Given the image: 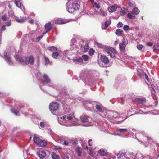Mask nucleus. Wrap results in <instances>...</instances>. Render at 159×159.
I'll return each mask as SVG.
<instances>
[{
	"instance_id": "30",
	"label": "nucleus",
	"mask_w": 159,
	"mask_h": 159,
	"mask_svg": "<svg viewBox=\"0 0 159 159\" xmlns=\"http://www.w3.org/2000/svg\"><path fill=\"white\" fill-rule=\"evenodd\" d=\"M33 140L34 142L37 145L40 142V141L41 139L38 136L34 135V136Z\"/></svg>"
},
{
	"instance_id": "33",
	"label": "nucleus",
	"mask_w": 159,
	"mask_h": 159,
	"mask_svg": "<svg viewBox=\"0 0 159 159\" xmlns=\"http://www.w3.org/2000/svg\"><path fill=\"white\" fill-rule=\"evenodd\" d=\"M123 32V30L120 29H117L116 30L115 34L116 35L118 36H120Z\"/></svg>"
},
{
	"instance_id": "58",
	"label": "nucleus",
	"mask_w": 159,
	"mask_h": 159,
	"mask_svg": "<svg viewBox=\"0 0 159 159\" xmlns=\"http://www.w3.org/2000/svg\"><path fill=\"white\" fill-rule=\"evenodd\" d=\"M123 28L125 31H127L129 30V27L128 25H124Z\"/></svg>"
},
{
	"instance_id": "54",
	"label": "nucleus",
	"mask_w": 159,
	"mask_h": 159,
	"mask_svg": "<svg viewBox=\"0 0 159 159\" xmlns=\"http://www.w3.org/2000/svg\"><path fill=\"white\" fill-rule=\"evenodd\" d=\"M128 5L129 7H132L134 5V2H131L129 1L128 3Z\"/></svg>"
},
{
	"instance_id": "20",
	"label": "nucleus",
	"mask_w": 159,
	"mask_h": 159,
	"mask_svg": "<svg viewBox=\"0 0 159 159\" xmlns=\"http://www.w3.org/2000/svg\"><path fill=\"white\" fill-rule=\"evenodd\" d=\"M11 111L12 113H14L15 115L20 116V110L18 108H16L14 109H12Z\"/></svg>"
},
{
	"instance_id": "2",
	"label": "nucleus",
	"mask_w": 159,
	"mask_h": 159,
	"mask_svg": "<svg viewBox=\"0 0 159 159\" xmlns=\"http://www.w3.org/2000/svg\"><path fill=\"white\" fill-rule=\"evenodd\" d=\"M36 71L35 74V75L37 79L39 80L40 83H41L42 85H44L47 83H49L48 86L50 87H53V84L51 83L50 79L48 77V76L45 74H44L42 76V75L38 70H35ZM42 85L41 84H39V86L41 89L43 91H45L42 87Z\"/></svg>"
},
{
	"instance_id": "48",
	"label": "nucleus",
	"mask_w": 159,
	"mask_h": 159,
	"mask_svg": "<svg viewBox=\"0 0 159 159\" xmlns=\"http://www.w3.org/2000/svg\"><path fill=\"white\" fill-rule=\"evenodd\" d=\"M65 23V22L61 19L57 20L55 21V23L56 24H63Z\"/></svg>"
},
{
	"instance_id": "60",
	"label": "nucleus",
	"mask_w": 159,
	"mask_h": 159,
	"mask_svg": "<svg viewBox=\"0 0 159 159\" xmlns=\"http://www.w3.org/2000/svg\"><path fill=\"white\" fill-rule=\"evenodd\" d=\"M123 26V24L121 22H119L117 24V26L118 28H120Z\"/></svg>"
},
{
	"instance_id": "44",
	"label": "nucleus",
	"mask_w": 159,
	"mask_h": 159,
	"mask_svg": "<svg viewBox=\"0 0 159 159\" xmlns=\"http://www.w3.org/2000/svg\"><path fill=\"white\" fill-rule=\"evenodd\" d=\"M59 54V53L55 51L52 53V56L54 58L56 59L57 58Z\"/></svg>"
},
{
	"instance_id": "29",
	"label": "nucleus",
	"mask_w": 159,
	"mask_h": 159,
	"mask_svg": "<svg viewBox=\"0 0 159 159\" xmlns=\"http://www.w3.org/2000/svg\"><path fill=\"white\" fill-rule=\"evenodd\" d=\"M98 153L100 155L105 156L107 153V151L103 149H100L98 152Z\"/></svg>"
},
{
	"instance_id": "18",
	"label": "nucleus",
	"mask_w": 159,
	"mask_h": 159,
	"mask_svg": "<svg viewBox=\"0 0 159 159\" xmlns=\"http://www.w3.org/2000/svg\"><path fill=\"white\" fill-rule=\"evenodd\" d=\"M104 50L108 54H110L111 53L113 52L114 49L110 47L106 46L104 48Z\"/></svg>"
},
{
	"instance_id": "14",
	"label": "nucleus",
	"mask_w": 159,
	"mask_h": 159,
	"mask_svg": "<svg viewBox=\"0 0 159 159\" xmlns=\"http://www.w3.org/2000/svg\"><path fill=\"white\" fill-rule=\"evenodd\" d=\"M37 154L41 159L44 158L46 156V153L41 149H39L37 152Z\"/></svg>"
},
{
	"instance_id": "47",
	"label": "nucleus",
	"mask_w": 159,
	"mask_h": 159,
	"mask_svg": "<svg viewBox=\"0 0 159 159\" xmlns=\"http://www.w3.org/2000/svg\"><path fill=\"white\" fill-rule=\"evenodd\" d=\"M100 14L102 15L103 16H105L107 15L106 10L102 8L100 9Z\"/></svg>"
},
{
	"instance_id": "4",
	"label": "nucleus",
	"mask_w": 159,
	"mask_h": 159,
	"mask_svg": "<svg viewBox=\"0 0 159 159\" xmlns=\"http://www.w3.org/2000/svg\"><path fill=\"white\" fill-rule=\"evenodd\" d=\"M73 118V116H72L69 114H67L63 116L62 117L60 118L58 120L59 123L61 125V123L66 124L69 123V121L72 120Z\"/></svg>"
},
{
	"instance_id": "50",
	"label": "nucleus",
	"mask_w": 159,
	"mask_h": 159,
	"mask_svg": "<svg viewBox=\"0 0 159 159\" xmlns=\"http://www.w3.org/2000/svg\"><path fill=\"white\" fill-rule=\"evenodd\" d=\"M81 58L83 59V61H87L89 59V57L87 55H82Z\"/></svg>"
},
{
	"instance_id": "46",
	"label": "nucleus",
	"mask_w": 159,
	"mask_h": 159,
	"mask_svg": "<svg viewBox=\"0 0 159 159\" xmlns=\"http://www.w3.org/2000/svg\"><path fill=\"white\" fill-rule=\"evenodd\" d=\"M51 155L52 159H59V156L55 153H52Z\"/></svg>"
},
{
	"instance_id": "51",
	"label": "nucleus",
	"mask_w": 159,
	"mask_h": 159,
	"mask_svg": "<svg viewBox=\"0 0 159 159\" xmlns=\"http://www.w3.org/2000/svg\"><path fill=\"white\" fill-rule=\"evenodd\" d=\"M94 7L99 9L100 8V6L99 5V3L98 2H95L93 4Z\"/></svg>"
},
{
	"instance_id": "6",
	"label": "nucleus",
	"mask_w": 159,
	"mask_h": 159,
	"mask_svg": "<svg viewBox=\"0 0 159 159\" xmlns=\"http://www.w3.org/2000/svg\"><path fill=\"white\" fill-rule=\"evenodd\" d=\"M58 108L59 105L56 102H51L49 106V109L53 114H56V111L58 109Z\"/></svg>"
},
{
	"instance_id": "16",
	"label": "nucleus",
	"mask_w": 159,
	"mask_h": 159,
	"mask_svg": "<svg viewBox=\"0 0 159 159\" xmlns=\"http://www.w3.org/2000/svg\"><path fill=\"white\" fill-rule=\"evenodd\" d=\"M145 82L148 85V87H150V85L151 84V79L149 78L146 74H145L144 76Z\"/></svg>"
},
{
	"instance_id": "32",
	"label": "nucleus",
	"mask_w": 159,
	"mask_h": 159,
	"mask_svg": "<svg viewBox=\"0 0 159 159\" xmlns=\"http://www.w3.org/2000/svg\"><path fill=\"white\" fill-rule=\"evenodd\" d=\"M128 129L126 128H118L117 129V131L118 132L122 133H126L128 132Z\"/></svg>"
},
{
	"instance_id": "35",
	"label": "nucleus",
	"mask_w": 159,
	"mask_h": 159,
	"mask_svg": "<svg viewBox=\"0 0 159 159\" xmlns=\"http://www.w3.org/2000/svg\"><path fill=\"white\" fill-rule=\"evenodd\" d=\"M44 61L45 63V65H48L50 63L49 59L46 57L45 56L43 57Z\"/></svg>"
},
{
	"instance_id": "28",
	"label": "nucleus",
	"mask_w": 159,
	"mask_h": 159,
	"mask_svg": "<svg viewBox=\"0 0 159 159\" xmlns=\"http://www.w3.org/2000/svg\"><path fill=\"white\" fill-rule=\"evenodd\" d=\"M72 50H70H70H64L63 52H61L62 54L64 56H67L68 55H70V51H72Z\"/></svg>"
},
{
	"instance_id": "57",
	"label": "nucleus",
	"mask_w": 159,
	"mask_h": 159,
	"mask_svg": "<svg viewBox=\"0 0 159 159\" xmlns=\"http://www.w3.org/2000/svg\"><path fill=\"white\" fill-rule=\"evenodd\" d=\"M7 17V15L6 14H5L2 16V19L3 21H6Z\"/></svg>"
},
{
	"instance_id": "56",
	"label": "nucleus",
	"mask_w": 159,
	"mask_h": 159,
	"mask_svg": "<svg viewBox=\"0 0 159 159\" xmlns=\"http://www.w3.org/2000/svg\"><path fill=\"white\" fill-rule=\"evenodd\" d=\"M6 26L4 25L2 26L1 28L0 29V32L1 33L2 32L4 31L6 29Z\"/></svg>"
},
{
	"instance_id": "26",
	"label": "nucleus",
	"mask_w": 159,
	"mask_h": 159,
	"mask_svg": "<svg viewBox=\"0 0 159 159\" xmlns=\"http://www.w3.org/2000/svg\"><path fill=\"white\" fill-rule=\"evenodd\" d=\"M109 55L111 57L115 59L117 57V53L116 50L114 49V51H113V52L111 53Z\"/></svg>"
},
{
	"instance_id": "17",
	"label": "nucleus",
	"mask_w": 159,
	"mask_h": 159,
	"mask_svg": "<svg viewBox=\"0 0 159 159\" xmlns=\"http://www.w3.org/2000/svg\"><path fill=\"white\" fill-rule=\"evenodd\" d=\"M77 41L75 38H72L71 41L70 43V50H72L75 47V44L76 43Z\"/></svg>"
},
{
	"instance_id": "7",
	"label": "nucleus",
	"mask_w": 159,
	"mask_h": 159,
	"mask_svg": "<svg viewBox=\"0 0 159 159\" xmlns=\"http://www.w3.org/2000/svg\"><path fill=\"white\" fill-rule=\"evenodd\" d=\"M151 91V95L153 98L155 96L156 92L155 90H158V87L156 84H151L150 87L148 88Z\"/></svg>"
},
{
	"instance_id": "15",
	"label": "nucleus",
	"mask_w": 159,
	"mask_h": 159,
	"mask_svg": "<svg viewBox=\"0 0 159 159\" xmlns=\"http://www.w3.org/2000/svg\"><path fill=\"white\" fill-rule=\"evenodd\" d=\"M52 26L50 22H49L46 23L45 25V29L46 31L44 33V34H45L50 31L52 29Z\"/></svg>"
},
{
	"instance_id": "41",
	"label": "nucleus",
	"mask_w": 159,
	"mask_h": 159,
	"mask_svg": "<svg viewBox=\"0 0 159 159\" xmlns=\"http://www.w3.org/2000/svg\"><path fill=\"white\" fill-rule=\"evenodd\" d=\"M66 138V137L65 136L60 137L59 138V139L58 140V142L59 143H62L65 140V139Z\"/></svg>"
},
{
	"instance_id": "1",
	"label": "nucleus",
	"mask_w": 159,
	"mask_h": 159,
	"mask_svg": "<svg viewBox=\"0 0 159 159\" xmlns=\"http://www.w3.org/2000/svg\"><path fill=\"white\" fill-rule=\"evenodd\" d=\"M98 112H100V115L102 117L108 119L113 123L114 121L122 122L126 118L124 114H118L117 112L112 111H104L102 105L99 102H96L94 104Z\"/></svg>"
},
{
	"instance_id": "63",
	"label": "nucleus",
	"mask_w": 159,
	"mask_h": 159,
	"mask_svg": "<svg viewBox=\"0 0 159 159\" xmlns=\"http://www.w3.org/2000/svg\"><path fill=\"white\" fill-rule=\"evenodd\" d=\"M123 154L121 152H120L117 155V157L118 158H120L121 157L123 156Z\"/></svg>"
},
{
	"instance_id": "19",
	"label": "nucleus",
	"mask_w": 159,
	"mask_h": 159,
	"mask_svg": "<svg viewBox=\"0 0 159 159\" xmlns=\"http://www.w3.org/2000/svg\"><path fill=\"white\" fill-rule=\"evenodd\" d=\"M117 8V5L115 4L114 5H112L110 7H109L108 9V11L110 12H113L115 11Z\"/></svg>"
},
{
	"instance_id": "42",
	"label": "nucleus",
	"mask_w": 159,
	"mask_h": 159,
	"mask_svg": "<svg viewBox=\"0 0 159 159\" xmlns=\"http://www.w3.org/2000/svg\"><path fill=\"white\" fill-rule=\"evenodd\" d=\"M131 101L135 103L138 104L139 103V98H136L133 99H129L128 100H127V102H131Z\"/></svg>"
},
{
	"instance_id": "62",
	"label": "nucleus",
	"mask_w": 159,
	"mask_h": 159,
	"mask_svg": "<svg viewBox=\"0 0 159 159\" xmlns=\"http://www.w3.org/2000/svg\"><path fill=\"white\" fill-rule=\"evenodd\" d=\"M140 142H141V144L144 145L145 147L148 146V144L147 142L144 143L142 141H140Z\"/></svg>"
},
{
	"instance_id": "5",
	"label": "nucleus",
	"mask_w": 159,
	"mask_h": 159,
	"mask_svg": "<svg viewBox=\"0 0 159 159\" xmlns=\"http://www.w3.org/2000/svg\"><path fill=\"white\" fill-rule=\"evenodd\" d=\"M34 61V58L32 56H30V57H24V61L22 63L23 65H26L29 64L30 65H33Z\"/></svg>"
},
{
	"instance_id": "27",
	"label": "nucleus",
	"mask_w": 159,
	"mask_h": 159,
	"mask_svg": "<svg viewBox=\"0 0 159 159\" xmlns=\"http://www.w3.org/2000/svg\"><path fill=\"white\" fill-rule=\"evenodd\" d=\"M47 144L45 140H42L41 139L40 142L37 145L39 147H44L46 146Z\"/></svg>"
},
{
	"instance_id": "39",
	"label": "nucleus",
	"mask_w": 159,
	"mask_h": 159,
	"mask_svg": "<svg viewBox=\"0 0 159 159\" xmlns=\"http://www.w3.org/2000/svg\"><path fill=\"white\" fill-rule=\"evenodd\" d=\"M74 62L75 63H79L83 62V59L81 57H79L78 58L74 60Z\"/></svg>"
},
{
	"instance_id": "43",
	"label": "nucleus",
	"mask_w": 159,
	"mask_h": 159,
	"mask_svg": "<svg viewBox=\"0 0 159 159\" xmlns=\"http://www.w3.org/2000/svg\"><path fill=\"white\" fill-rule=\"evenodd\" d=\"M86 76V74L84 73V74H83V73H81L80 76V79H81L83 80V81L85 83H86V80L85 79H84V78H85V76Z\"/></svg>"
},
{
	"instance_id": "59",
	"label": "nucleus",
	"mask_w": 159,
	"mask_h": 159,
	"mask_svg": "<svg viewBox=\"0 0 159 159\" xmlns=\"http://www.w3.org/2000/svg\"><path fill=\"white\" fill-rule=\"evenodd\" d=\"M125 8L124 7H122L121 9L120 12L121 14L123 15L125 14Z\"/></svg>"
},
{
	"instance_id": "23",
	"label": "nucleus",
	"mask_w": 159,
	"mask_h": 159,
	"mask_svg": "<svg viewBox=\"0 0 159 159\" xmlns=\"http://www.w3.org/2000/svg\"><path fill=\"white\" fill-rule=\"evenodd\" d=\"M121 81V79L119 80L118 78H116L114 85V88L116 89H117L119 86V84Z\"/></svg>"
},
{
	"instance_id": "12",
	"label": "nucleus",
	"mask_w": 159,
	"mask_h": 159,
	"mask_svg": "<svg viewBox=\"0 0 159 159\" xmlns=\"http://www.w3.org/2000/svg\"><path fill=\"white\" fill-rule=\"evenodd\" d=\"M61 123V125L66 127H72V126H77L80 125V124L78 123L73 121L71 123H66V124Z\"/></svg>"
},
{
	"instance_id": "49",
	"label": "nucleus",
	"mask_w": 159,
	"mask_h": 159,
	"mask_svg": "<svg viewBox=\"0 0 159 159\" xmlns=\"http://www.w3.org/2000/svg\"><path fill=\"white\" fill-rule=\"evenodd\" d=\"M15 5L18 8H20L21 7V5L20 3V2L19 1H17L16 0H15Z\"/></svg>"
},
{
	"instance_id": "34",
	"label": "nucleus",
	"mask_w": 159,
	"mask_h": 159,
	"mask_svg": "<svg viewBox=\"0 0 159 159\" xmlns=\"http://www.w3.org/2000/svg\"><path fill=\"white\" fill-rule=\"evenodd\" d=\"M57 48L56 47L52 46L48 48V49L51 52H55L57 50Z\"/></svg>"
},
{
	"instance_id": "64",
	"label": "nucleus",
	"mask_w": 159,
	"mask_h": 159,
	"mask_svg": "<svg viewBox=\"0 0 159 159\" xmlns=\"http://www.w3.org/2000/svg\"><path fill=\"white\" fill-rule=\"evenodd\" d=\"M40 126L43 128L45 127V124L43 122H41L40 123Z\"/></svg>"
},
{
	"instance_id": "25",
	"label": "nucleus",
	"mask_w": 159,
	"mask_h": 159,
	"mask_svg": "<svg viewBox=\"0 0 159 159\" xmlns=\"http://www.w3.org/2000/svg\"><path fill=\"white\" fill-rule=\"evenodd\" d=\"M159 47V43H157L156 45L153 46V51L157 54H158L159 53V51L158 49V48Z\"/></svg>"
},
{
	"instance_id": "31",
	"label": "nucleus",
	"mask_w": 159,
	"mask_h": 159,
	"mask_svg": "<svg viewBox=\"0 0 159 159\" xmlns=\"http://www.w3.org/2000/svg\"><path fill=\"white\" fill-rule=\"evenodd\" d=\"M140 134H141L143 136H145L146 137L147 139L148 140H152V137L148 136L147 134L144 131H141L140 133Z\"/></svg>"
},
{
	"instance_id": "9",
	"label": "nucleus",
	"mask_w": 159,
	"mask_h": 159,
	"mask_svg": "<svg viewBox=\"0 0 159 159\" xmlns=\"http://www.w3.org/2000/svg\"><path fill=\"white\" fill-rule=\"evenodd\" d=\"M128 44V40L126 39L123 38L122 42L120 44L119 48L120 51H124L125 49L126 45Z\"/></svg>"
},
{
	"instance_id": "11",
	"label": "nucleus",
	"mask_w": 159,
	"mask_h": 159,
	"mask_svg": "<svg viewBox=\"0 0 159 159\" xmlns=\"http://www.w3.org/2000/svg\"><path fill=\"white\" fill-rule=\"evenodd\" d=\"M4 59L6 61L9 65H12L13 63L11 60V58L9 55H7L6 52L4 53Z\"/></svg>"
},
{
	"instance_id": "8",
	"label": "nucleus",
	"mask_w": 159,
	"mask_h": 159,
	"mask_svg": "<svg viewBox=\"0 0 159 159\" xmlns=\"http://www.w3.org/2000/svg\"><path fill=\"white\" fill-rule=\"evenodd\" d=\"M96 102H87L84 105V107L86 110L92 111L93 107H95L94 104Z\"/></svg>"
},
{
	"instance_id": "22",
	"label": "nucleus",
	"mask_w": 159,
	"mask_h": 159,
	"mask_svg": "<svg viewBox=\"0 0 159 159\" xmlns=\"http://www.w3.org/2000/svg\"><path fill=\"white\" fill-rule=\"evenodd\" d=\"M16 21L20 23H25L26 20V19L25 18H23L22 19H19L18 17H16L15 18Z\"/></svg>"
},
{
	"instance_id": "55",
	"label": "nucleus",
	"mask_w": 159,
	"mask_h": 159,
	"mask_svg": "<svg viewBox=\"0 0 159 159\" xmlns=\"http://www.w3.org/2000/svg\"><path fill=\"white\" fill-rule=\"evenodd\" d=\"M44 34H44L43 33V35L39 36V37L36 39L35 41H39L44 36Z\"/></svg>"
},
{
	"instance_id": "38",
	"label": "nucleus",
	"mask_w": 159,
	"mask_h": 159,
	"mask_svg": "<svg viewBox=\"0 0 159 159\" xmlns=\"http://www.w3.org/2000/svg\"><path fill=\"white\" fill-rule=\"evenodd\" d=\"M132 13L134 15H137L139 14V11L138 9L136 8L135 7L132 10Z\"/></svg>"
},
{
	"instance_id": "10",
	"label": "nucleus",
	"mask_w": 159,
	"mask_h": 159,
	"mask_svg": "<svg viewBox=\"0 0 159 159\" xmlns=\"http://www.w3.org/2000/svg\"><path fill=\"white\" fill-rule=\"evenodd\" d=\"M80 119L82 122L86 123L83 125L84 126H89L91 125V124L89 123L88 119L87 116H82L80 117Z\"/></svg>"
},
{
	"instance_id": "45",
	"label": "nucleus",
	"mask_w": 159,
	"mask_h": 159,
	"mask_svg": "<svg viewBox=\"0 0 159 159\" xmlns=\"http://www.w3.org/2000/svg\"><path fill=\"white\" fill-rule=\"evenodd\" d=\"M146 102V98L143 97H140V104H143Z\"/></svg>"
},
{
	"instance_id": "37",
	"label": "nucleus",
	"mask_w": 159,
	"mask_h": 159,
	"mask_svg": "<svg viewBox=\"0 0 159 159\" xmlns=\"http://www.w3.org/2000/svg\"><path fill=\"white\" fill-rule=\"evenodd\" d=\"M76 150L77 152L78 155L79 156L81 155L82 153V149L80 147H78L76 148Z\"/></svg>"
},
{
	"instance_id": "24",
	"label": "nucleus",
	"mask_w": 159,
	"mask_h": 159,
	"mask_svg": "<svg viewBox=\"0 0 159 159\" xmlns=\"http://www.w3.org/2000/svg\"><path fill=\"white\" fill-rule=\"evenodd\" d=\"M82 49H84L83 52H86L89 49V46L88 43H86L85 45H82L81 46Z\"/></svg>"
},
{
	"instance_id": "13",
	"label": "nucleus",
	"mask_w": 159,
	"mask_h": 159,
	"mask_svg": "<svg viewBox=\"0 0 159 159\" xmlns=\"http://www.w3.org/2000/svg\"><path fill=\"white\" fill-rule=\"evenodd\" d=\"M101 61L105 64V66L102 67H107L106 64H107L109 62V60L108 57L104 55H102L100 57Z\"/></svg>"
},
{
	"instance_id": "40",
	"label": "nucleus",
	"mask_w": 159,
	"mask_h": 159,
	"mask_svg": "<svg viewBox=\"0 0 159 159\" xmlns=\"http://www.w3.org/2000/svg\"><path fill=\"white\" fill-rule=\"evenodd\" d=\"M127 16L128 18L129 19H134L135 17V16L134 15H133L132 12L131 13H128L127 15Z\"/></svg>"
},
{
	"instance_id": "61",
	"label": "nucleus",
	"mask_w": 159,
	"mask_h": 159,
	"mask_svg": "<svg viewBox=\"0 0 159 159\" xmlns=\"http://www.w3.org/2000/svg\"><path fill=\"white\" fill-rule=\"evenodd\" d=\"M68 138L66 137V138L65 139V140L63 142L64 145H68V143L67 141L68 140Z\"/></svg>"
},
{
	"instance_id": "3",
	"label": "nucleus",
	"mask_w": 159,
	"mask_h": 159,
	"mask_svg": "<svg viewBox=\"0 0 159 159\" xmlns=\"http://www.w3.org/2000/svg\"><path fill=\"white\" fill-rule=\"evenodd\" d=\"M80 2L77 1L74 2L73 3L67 2L66 4V9L67 11L72 13L75 11L79 9L80 7Z\"/></svg>"
},
{
	"instance_id": "36",
	"label": "nucleus",
	"mask_w": 159,
	"mask_h": 159,
	"mask_svg": "<svg viewBox=\"0 0 159 159\" xmlns=\"http://www.w3.org/2000/svg\"><path fill=\"white\" fill-rule=\"evenodd\" d=\"M111 23V20H109L108 21H106L105 23V27L104 28H103L102 27V29H106L108 27V26L110 25Z\"/></svg>"
},
{
	"instance_id": "52",
	"label": "nucleus",
	"mask_w": 159,
	"mask_h": 159,
	"mask_svg": "<svg viewBox=\"0 0 159 159\" xmlns=\"http://www.w3.org/2000/svg\"><path fill=\"white\" fill-rule=\"evenodd\" d=\"M94 53V50L92 49H90L89 50L88 53L89 55L91 56L93 55Z\"/></svg>"
},
{
	"instance_id": "21",
	"label": "nucleus",
	"mask_w": 159,
	"mask_h": 159,
	"mask_svg": "<svg viewBox=\"0 0 159 159\" xmlns=\"http://www.w3.org/2000/svg\"><path fill=\"white\" fill-rule=\"evenodd\" d=\"M15 58L16 61H18L22 65V63L23 62L24 57L20 58L18 55H16L15 56Z\"/></svg>"
},
{
	"instance_id": "53",
	"label": "nucleus",
	"mask_w": 159,
	"mask_h": 159,
	"mask_svg": "<svg viewBox=\"0 0 159 159\" xmlns=\"http://www.w3.org/2000/svg\"><path fill=\"white\" fill-rule=\"evenodd\" d=\"M156 147L157 148V149H155V151L158 154V156H159V144H156Z\"/></svg>"
}]
</instances>
